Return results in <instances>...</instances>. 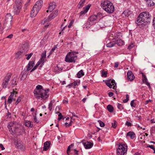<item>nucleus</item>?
<instances>
[{
	"instance_id": "obj_1",
	"label": "nucleus",
	"mask_w": 155,
	"mask_h": 155,
	"mask_svg": "<svg viewBox=\"0 0 155 155\" xmlns=\"http://www.w3.org/2000/svg\"><path fill=\"white\" fill-rule=\"evenodd\" d=\"M35 97L38 99L41 98L44 100L46 99L49 96L46 90L42 89V87L38 85L33 92Z\"/></svg>"
},
{
	"instance_id": "obj_2",
	"label": "nucleus",
	"mask_w": 155,
	"mask_h": 155,
	"mask_svg": "<svg viewBox=\"0 0 155 155\" xmlns=\"http://www.w3.org/2000/svg\"><path fill=\"white\" fill-rule=\"evenodd\" d=\"M101 5L103 8L109 13L113 12L114 10V8L113 4L107 0H103Z\"/></svg>"
},
{
	"instance_id": "obj_3",
	"label": "nucleus",
	"mask_w": 155,
	"mask_h": 155,
	"mask_svg": "<svg viewBox=\"0 0 155 155\" xmlns=\"http://www.w3.org/2000/svg\"><path fill=\"white\" fill-rule=\"evenodd\" d=\"M42 4L43 1L41 0H39L35 3L30 14V17L31 18H33L36 16L41 8Z\"/></svg>"
},
{
	"instance_id": "obj_4",
	"label": "nucleus",
	"mask_w": 155,
	"mask_h": 155,
	"mask_svg": "<svg viewBox=\"0 0 155 155\" xmlns=\"http://www.w3.org/2000/svg\"><path fill=\"white\" fill-rule=\"evenodd\" d=\"M78 52L72 51L69 52L66 56L65 61L68 62L75 63L77 59V56L76 54H78Z\"/></svg>"
},
{
	"instance_id": "obj_5",
	"label": "nucleus",
	"mask_w": 155,
	"mask_h": 155,
	"mask_svg": "<svg viewBox=\"0 0 155 155\" xmlns=\"http://www.w3.org/2000/svg\"><path fill=\"white\" fill-rule=\"evenodd\" d=\"M127 146L126 144H120L117 149V153H119L120 155H126L127 151Z\"/></svg>"
},
{
	"instance_id": "obj_6",
	"label": "nucleus",
	"mask_w": 155,
	"mask_h": 155,
	"mask_svg": "<svg viewBox=\"0 0 155 155\" xmlns=\"http://www.w3.org/2000/svg\"><path fill=\"white\" fill-rule=\"evenodd\" d=\"M12 74L10 73H8L6 76L3 80L2 83V87L3 88H7V86L8 85L9 81L11 78Z\"/></svg>"
},
{
	"instance_id": "obj_7",
	"label": "nucleus",
	"mask_w": 155,
	"mask_h": 155,
	"mask_svg": "<svg viewBox=\"0 0 155 155\" xmlns=\"http://www.w3.org/2000/svg\"><path fill=\"white\" fill-rule=\"evenodd\" d=\"M150 15L149 12H143L140 14L138 17L141 19H148L150 18Z\"/></svg>"
},
{
	"instance_id": "obj_8",
	"label": "nucleus",
	"mask_w": 155,
	"mask_h": 155,
	"mask_svg": "<svg viewBox=\"0 0 155 155\" xmlns=\"http://www.w3.org/2000/svg\"><path fill=\"white\" fill-rule=\"evenodd\" d=\"M135 22L137 26L140 28L146 25L148 23L146 20H136Z\"/></svg>"
},
{
	"instance_id": "obj_9",
	"label": "nucleus",
	"mask_w": 155,
	"mask_h": 155,
	"mask_svg": "<svg viewBox=\"0 0 155 155\" xmlns=\"http://www.w3.org/2000/svg\"><path fill=\"white\" fill-rule=\"evenodd\" d=\"M22 6H19L18 5H14L13 12L15 14L18 15L20 12V11L21 9Z\"/></svg>"
},
{
	"instance_id": "obj_10",
	"label": "nucleus",
	"mask_w": 155,
	"mask_h": 155,
	"mask_svg": "<svg viewBox=\"0 0 155 155\" xmlns=\"http://www.w3.org/2000/svg\"><path fill=\"white\" fill-rule=\"evenodd\" d=\"M91 5L90 4L87 5L86 6L84 7L83 8V10L80 13V16H82L85 15L88 12L91 6Z\"/></svg>"
},
{
	"instance_id": "obj_11",
	"label": "nucleus",
	"mask_w": 155,
	"mask_h": 155,
	"mask_svg": "<svg viewBox=\"0 0 155 155\" xmlns=\"http://www.w3.org/2000/svg\"><path fill=\"white\" fill-rule=\"evenodd\" d=\"M56 7V4L54 2H50L49 4L48 10L46 11L47 12H51L55 9Z\"/></svg>"
},
{
	"instance_id": "obj_12",
	"label": "nucleus",
	"mask_w": 155,
	"mask_h": 155,
	"mask_svg": "<svg viewBox=\"0 0 155 155\" xmlns=\"http://www.w3.org/2000/svg\"><path fill=\"white\" fill-rule=\"evenodd\" d=\"M58 14V11L55 10L52 12L48 17V19H52L54 18Z\"/></svg>"
},
{
	"instance_id": "obj_13",
	"label": "nucleus",
	"mask_w": 155,
	"mask_h": 155,
	"mask_svg": "<svg viewBox=\"0 0 155 155\" xmlns=\"http://www.w3.org/2000/svg\"><path fill=\"white\" fill-rule=\"evenodd\" d=\"M131 13V12L129 10L127 9L122 14L121 16L123 18L127 19V18H128L130 16V15ZM128 18V19L129 18Z\"/></svg>"
},
{
	"instance_id": "obj_14",
	"label": "nucleus",
	"mask_w": 155,
	"mask_h": 155,
	"mask_svg": "<svg viewBox=\"0 0 155 155\" xmlns=\"http://www.w3.org/2000/svg\"><path fill=\"white\" fill-rule=\"evenodd\" d=\"M101 13H98L97 15H94L91 16L88 19H101L103 18Z\"/></svg>"
},
{
	"instance_id": "obj_15",
	"label": "nucleus",
	"mask_w": 155,
	"mask_h": 155,
	"mask_svg": "<svg viewBox=\"0 0 155 155\" xmlns=\"http://www.w3.org/2000/svg\"><path fill=\"white\" fill-rule=\"evenodd\" d=\"M127 77L128 80L131 81L134 79L135 77L131 71H129L127 74Z\"/></svg>"
},
{
	"instance_id": "obj_16",
	"label": "nucleus",
	"mask_w": 155,
	"mask_h": 155,
	"mask_svg": "<svg viewBox=\"0 0 155 155\" xmlns=\"http://www.w3.org/2000/svg\"><path fill=\"white\" fill-rule=\"evenodd\" d=\"M141 74L142 76V81L143 83L146 84L149 87H150V85L149 83L147 81V80L146 76L143 73H141Z\"/></svg>"
},
{
	"instance_id": "obj_17",
	"label": "nucleus",
	"mask_w": 155,
	"mask_h": 155,
	"mask_svg": "<svg viewBox=\"0 0 155 155\" xmlns=\"http://www.w3.org/2000/svg\"><path fill=\"white\" fill-rule=\"evenodd\" d=\"M28 73L27 71L24 70L21 72L20 79L21 80H24L27 78Z\"/></svg>"
},
{
	"instance_id": "obj_18",
	"label": "nucleus",
	"mask_w": 155,
	"mask_h": 155,
	"mask_svg": "<svg viewBox=\"0 0 155 155\" xmlns=\"http://www.w3.org/2000/svg\"><path fill=\"white\" fill-rule=\"evenodd\" d=\"M15 145L17 148L22 150H24L25 147L22 143L18 142V141L15 143Z\"/></svg>"
},
{
	"instance_id": "obj_19",
	"label": "nucleus",
	"mask_w": 155,
	"mask_h": 155,
	"mask_svg": "<svg viewBox=\"0 0 155 155\" xmlns=\"http://www.w3.org/2000/svg\"><path fill=\"white\" fill-rule=\"evenodd\" d=\"M51 142L49 141H47L44 143L43 147V150L46 151L49 148Z\"/></svg>"
},
{
	"instance_id": "obj_20",
	"label": "nucleus",
	"mask_w": 155,
	"mask_h": 155,
	"mask_svg": "<svg viewBox=\"0 0 155 155\" xmlns=\"http://www.w3.org/2000/svg\"><path fill=\"white\" fill-rule=\"evenodd\" d=\"M35 64L34 61H29L28 65L26 66L27 68V71L30 70L32 68Z\"/></svg>"
},
{
	"instance_id": "obj_21",
	"label": "nucleus",
	"mask_w": 155,
	"mask_h": 155,
	"mask_svg": "<svg viewBox=\"0 0 155 155\" xmlns=\"http://www.w3.org/2000/svg\"><path fill=\"white\" fill-rule=\"evenodd\" d=\"M84 146L86 149L91 148L93 146V143L90 142H87L84 143Z\"/></svg>"
},
{
	"instance_id": "obj_22",
	"label": "nucleus",
	"mask_w": 155,
	"mask_h": 155,
	"mask_svg": "<svg viewBox=\"0 0 155 155\" xmlns=\"http://www.w3.org/2000/svg\"><path fill=\"white\" fill-rule=\"evenodd\" d=\"M115 42L116 44H117L119 46H122L124 45V41L121 39H118L115 41Z\"/></svg>"
},
{
	"instance_id": "obj_23",
	"label": "nucleus",
	"mask_w": 155,
	"mask_h": 155,
	"mask_svg": "<svg viewBox=\"0 0 155 155\" xmlns=\"http://www.w3.org/2000/svg\"><path fill=\"white\" fill-rule=\"evenodd\" d=\"M22 48L23 51L25 52L27 51L28 48V43H25L22 45Z\"/></svg>"
},
{
	"instance_id": "obj_24",
	"label": "nucleus",
	"mask_w": 155,
	"mask_h": 155,
	"mask_svg": "<svg viewBox=\"0 0 155 155\" xmlns=\"http://www.w3.org/2000/svg\"><path fill=\"white\" fill-rule=\"evenodd\" d=\"M127 136L130 137L131 139H133L136 137L135 133L134 132L131 131L127 133Z\"/></svg>"
},
{
	"instance_id": "obj_25",
	"label": "nucleus",
	"mask_w": 155,
	"mask_h": 155,
	"mask_svg": "<svg viewBox=\"0 0 155 155\" xmlns=\"http://www.w3.org/2000/svg\"><path fill=\"white\" fill-rule=\"evenodd\" d=\"M86 1V0H81L77 6L78 8H80L84 6Z\"/></svg>"
},
{
	"instance_id": "obj_26",
	"label": "nucleus",
	"mask_w": 155,
	"mask_h": 155,
	"mask_svg": "<svg viewBox=\"0 0 155 155\" xmlns=\"http://www.w3.org/2000/svg\"><path fill=\"white\" fill-rule=\"evenodd\" d=\"M148 6H151L155 5V0H146Z\"/></svg>"
},
{
	"instance_id": "obj_27",
	"label": "nucleus",
	"mask_w": 155,
	"mask_h": 155,
	"mask_svg": "<svg viewBox=\"0 0 155 155\" xmlns=\"http://www.w3.org/2000/svg\"><path fill=\"white\" fill-rule=\"evenodd\" d=\"M46 51H44L41 54V59L39 60H41V62H43V63H44L45 61V60L46 56Z\"/></svg>"
},
{
	"instance_id": "obj_28",
	"label": "nucleus",
	"mask_w": 155,
	"mask_h": 155,
	"mask_svg": "<svg viewBox=\"0 0 155 155\" xmlns=\"http://www.w3.org/2000/svg\"><path fill=\"white\" fill-rule=\"evenodd\" d=\"M115 45L116 43H115V41H113L107 44L106 46L107 47L111 48L113 47Z\"/></svg>"
},
{
	"instance_id": "obj_29",
	"label": "nucleus",
	"mask_w": 155,
	"mask_h": 155,
	"mask_svg": "<svg viewBox=\"0 0 155 155\" xmlns=\"http://www.w3.org/2000/svg\"><path fill=\"white\" fill-rule=\"evenodd\" d=\"M11 86L12 85V87H14L15 85L17 84V83L16 81V79L15 78H14L11 80Z\"/></svg>"
},
{
	"instance_id": "obj_30",
	"label": "nucleus",
	"mask_w": 155,
	"mask_h": 155,
	"mask_svg": "<svg viewBox=\"0 0 155 155\" xmlns=\"http://www.w3.org/2000/svg\"><path fill=\"white\" fill-rule=\"evenodd\" d=\"M108 110L110 112H112L114 111V108L110 104L108 105L107 107Z\"/></svg>"
},
{
	"instance_id": "obj_31",
	"label": "nucleus",
	"mask_w": 155,
	"mask_h": 155,
	"mask_svg": "<svg viewBox=\"0 0 155 155\" xmlns=\"http://www.w3.org/2000/svg\"><path fill=\"white\" fill-rule=\"evenodd\" d=\"M22 0H15V5L19 6H22Z\"/></svg>"
},
{
	"instance_id": "obj_32",
	"label": "nucleus",
	"mask_w": 155,
	"mask_h": 155,
	"mask_svg": "<svg viewBox=\"0 0 155 155\" xmlns=\"http://www.w3.org/2000/svg\"><path fill=\"white\" fill-rule=\"evenodd\" d=\"M41 63V60H39V61L37 63L36 65L34 66V67L31 70V72H32L34 71L37 68V67Z\"/></svg>"
},
{
	"instance_id": "obj_33",
	"label": "nucleus",
	"mask_w": 155,
	"mask_h": 155,
	"mask_svg": "<svg viewBox=\"0 0 155 155\" xmlns=\"http://www.w3.org/2000/svg\"><path fill=\"white\" fill-rule=\"evenodd\" d=\"M22 52L21 51L18 52L15 54V58L17 59H19L21 57Z\"/></svg>"
},
{
	"instance_id": "obj_34",
	"label": "nucleus",
	"mask_w": 155,
	"mask_h": 155,
	"mask_svg": "<svg viewBox=\"0 0 155 155\" xmlns=\"http://www.w3.org/2000/svg\"><path fill=\"white\" fill-rule=\"evenodd\" d=\"M78 84L77 82L76 81H74L72 83H71L69 84L66 87H68L69 88H71V87L72 86H75Z\"/></svg>"
},
{
	"instance_id": "obj_35",
	"label": "nucleus",
	"mask_w": 155,
	"mask_h": 155,
	"mask_svg": "<svg viewBox=\"0 0 155 155\" xmlns=\"http://www.w3.org/2000/svg\"><path fill=\"white\" fill-rule=\"evenodd\" d=\"M25 125L26 127H33V124H31V121H27L25 123Z\"/></svg>"
},
{
	"instance_id": "obj_36",
	"label": "nucleus",
	"mask_w": 155,
	"mask_h": 155,
	"mask_svg": "<svg viewBox=\"0 0 155 155\" xmlns=\"http://www.w3.org/2000/svg\"><path fill=\"white\" fill-rule=\"evenodd\" d=\"M110 82L111 83V84H112V85L113 86V88L114 90H115L117 87V86L116 84L115 83V80H110Z\"/></svg>"
},
{
	"instance_id": "obj_37",
	"label": "nucleus",
	"mask_w": 155,
	"mask_h": 155,
	"mask_svg": "<svg viewBox=\"0 0 155 155\" xmlns=\"http://www.w3.org/2000/svg\"><path fill=\"white\" fill-rule=\"evenodd\" d=\"M84 75V72L82 70H81L77 74L78 77L80 78L82 76Z\"/></svg>"
},
{
	"instance_id": "obj_38",
	"label": "nucleus",
	"mask_w": 155,
	"mask_h": 155,
	"mask_svg": "<svg viewBox=\"0 0 155 155\" xmlns=\"http://www.w3.org/2000/svg\"><path fill=\"white\" fill-rule=\"evenodd\" d=\"M117 23L121 26L124 25V24L126 23V21L124 20H117Z\"/></svg>"
},
{
	"instance_id": "obj_39",
	"label": "nucleus",
	"mask_w": 155,
	"mask_h": 155,
	"mask_svg": "<svg viewBox=\"0 0 155 155\" xmlns=\"http://www.w3.org/2000/svg\"><path fill=\"white\" fill-rule=\"evenodd\" d=\"M110 80L108 81H106L105 83L106 85L110 88H112V85L111 84L110 82Z\"/></svg>"
},
{
	"instance_id": "obj_40",
	"label": "nucleus",
	"mask_w": 155,
	"mask_h": 155,
	"mask_svg": "<svg viewBox=\"0 0 155 155\" xmlns=\"http://www.w3.org/2000/svg\"><path fill=\"white\" fill-rule=\"evenodd\" d=\"M5 18L6 19H12L13 18V17L10 13H8L6 15Z\"/></svg>"
},
{
	"instance_id": "obj_41",
	"label": "nucleus",
	"mask_w": 155,
	"mask_h": 155,
	"mask_svg": "<svg viewBox=\"0 0 155 155\" xmlns=\"http://www.w3.org/2000/svg\"><path fill=\"white\" fill-rule=\"evenodd\" d=\"M33 54L32 53H31L30 54H25V56L27 57L26 59L27 60H29L31 58V56L33 55Z\"/></svg>"
},
{
	"instance_id": "obj_42",
	"label": "nucleus",
	"mask_w": 155,
	"mask_h": 155,
	"mask_svg": "<svg viewBox=\"0 0 155 155\" xmlns=\"http://www.w3.org/2000/svg\"><path fill=\"white\" fill-rule=\"evenodd\" d=\"M117 107L120 110H121L124 109V107H123L122 104L119 103L117 104Z\"/></svg>"
},
{
	"instance_id": "obj_43",
	"label": "nucleus",
	"mask_w": 155,
	"mask_h": 155,
	"mask_svg": "<svg viewBox=\"0 0 155 155\" xmlns=\"http://www.w3.org/2000/svg\"><path fill=\"white\" fill-rule=\"evenodd\" d=\"M129 100V96L128 94H127L126 95V99L123 100V102L127 103V102Z\"/></svg>"
},
{
	"instance_id": "obj_44",
	"label": "nucleus",
	"mask_w": 155,
	"mask_h": 155,
	"mask_svg": "<svg viewBox=\"0 0 155 155\" xmlns=\"http://www.w3.org/2000/svg\"><path fill=\"white\" fill-rule=\"evenodd\" d=\"M94 20H89V21H88L87 23H86V26H87V27H89V28L90 26H91V24H89L90 22H92Z\"/></svg>"
},
{
	"instance_id": "obj_45",
	"label": "nucleus",
	"mask_w": 155,
	"mask_h": 155,
	"mask_svg": "<svg viewBox=\"0 0 155 155\" xmlns=\"http://www.w3.org/2000/svg\"><path fill=\"white\" fill-rule=\"evenodd\" d=\"M117 121L115 120H114V123H112L111 124L112 127L114 128H115L117 126Z\"/></svg>"
},
{
	"instance_id": "obj_46",
	"label": "nucleus",
	"mask_w": 155,
	"mask_h": 155,
	"mask_svg": "<svg viewBox=\"0 0 155 155\" xmlns=\"http://www.w3.org/2000/svg\"><path fill=\"white\" fill-rule=\"evenodd\" d=\"M102 76H104V77H107V71H104L103 70L102 71L101 73Z\"/></svg>"
},
{
	"instance_id": "obj_47",
	"label": "nucleus",
	"mask_w": 155,
	"mask_h": 155,
	"mask_svg": "<svg viewBox=\"0 0 155 155\" xmlns=\"http://www.w3.org/2000/svg\"><path fill=\"white\" fill-rule=\"evenodd\" d=\"M134 100H133L131 101L130 105L132 107H135L136 106V104L134 102Z\"/></svg>"
},
{
	"instance_id": "obj_48",
	"label": "nucleus",
	"mask_w": 155,
	"mask_h": 155,
	"mask_svg": "<svg viewBox=\"0 0 155 155\" xmlns=\"http://www.w3.org/2000/svg\"><path fill=\"white\" fill-rule=\"evenodd\" d=\"M52 101L49 104L48 108L50 111H51L52 109Z\"/></svg>"
},
{
	"instance_id": "obj_49",
	"label": "nucleus",
	"mask_w": 155,
	"mask_h": 155,
	"mask_svg": "<svg viewBox=\"0 0 155 155\" xmlns=\"http://www.w3.org/2000/svg\"><path fill=\"white\" fill-rule=\"evenodd\" d=\"M125 125L128 127H131L132 125L131 123L128 121H126V122L125 123Z\"/></svg>"
},
{
	"instance_id": "obj_50",
	"label": "nucleus",
	"mask_w": 155,
	"mask_h": 155,
	"mask_svg": "<svg viewBox=\"0 0 155 155\" xmlns=\"http://www.w3.org/2000/svg\"><path fill=\"white\" fill-rule=\"evenodd\" d=\"M74 20H71V21L70 22L69 25H68V27L69 28H71L74 23Z\"/></svg>"
},
{
	"instance_id": "obj_51",
	"label": "nucleus",
	"mask_w": 155,
	"mask_h": 155,
	"mask_svg": "<svg viewBox=\"0 0 155 155\" xmlns=\"http://www.w3.org/2000/svg\"><path fill=\"white\" fill-rule=\"evenodd\" d=\"M58 113H59V114L58 115V116L59 117L58 118V120H59L63 118V116L61 113H60L59 112Z\"/></svg>"
},
{
	"instance_id": "obj_52",
	"label": "nucleus",
	"mask_w": 155,
	"mask_h": 155,
	"mask_svg": "<svg viewBox=\"0 0 155 155\" xmlns=\"http://www.w3.org/2000/svg\"><path fill=\"white\" fill-rule=\"evenodd\" d=\"M21 101V97H19L18 99H17L16 101V102H15V104L16 105H17L19 102Z\"/></svg>"
},
{
	"instance_id": "obj_53",
	"label": "nucleus",
	"mask_w": 155,
	"mask_h": 155,
	"mask_svg": "<svg viewBox=\"0 0 155 155\" xmlns=\"http://www.w3.org/2000/svg\"><path fill=\"white\" fill-rule=\"evenodd\" d=\"M100 125L101 127H103L104 126V124L101 121H99Z\"/></svg>"
},
{
	"instance_id": "obj_54",
	"label": "nucleus",
	"mask_w": 155,
	"mask_h": 155,
	"mask_svg": "<svg viewBox=\"0 0 155 155\" xmlns=\"http://www.w3.org/2000/svg\"><path fill=\"white\" fill-rule=\"evenodd\" d=\"M13 98H9L8 97V100L7 101V102L9 104H11L12 103V101H13Z\"/></svg>"
},
{
	"instance_id": "obj_55",
	"label": "nucleus",
	"mask_w": 155,
	"mask_h": 155,
	"mask_svg": "<svg viewBox=\"0 0 155 155\" xmlns=\"http://www.w3.org/2000/svg\"><path fill=\"white\" fill-rule=\"evenodd\" d=\"M33 119L35 122L36 123H38V122H37V119L36 116H33Z\"/></svg>"
},
{
	"instance_id": "obj_56",
	"label": "nucleus",
	"mask_w": 155,
	"mask_h": 155,
	"mask_svg": "<svg viewBox=\"0 0 155 155\" xmlns=\"http://www.w3.org/2000/svg\"><path fill=\"white\" fill-rule=\"evenodd\" d=\"M14 93H13V92L11 93L10 95V96H9V97H8L9 98H12V99L13 98V96H14Z\"/></svg>"
},
{
	"instance_id": "obj_57",
	"label": "nucleus",
	"mask_w": 155,
	"mask_h": 155,
	"mask_svg": "<svg viewBox=\"0 0 155 155\" xmlns=\"http://www.w3.org/2000/svg\"><path fill=\"white\" fill-rule=\"evenodd\" d=\"M147 147H150V148L152 149L153 150L154 149V146L153 145H147Z\"/></svg>"
},
{
	"instance_id": "obj_58",
	"label": "nucleus",
	"mask_w": 155,
	"mask_h": 155,
	"mask_svg": "<svg viewBox=\"0 0 155 155\" xmlns=\"http://www.w3.org/2000/svg\"><path fill=\"white\" fill-rule=\"evenodd\" d=\"M108 95L109 97H111L113 95L114 93L112 92H110L108 93Z\"/></svg>"
},
{
	"instance_id": "obj_59",
	"label": "nucleus",
	"mask_w": 155,
	"mask_h": 155,
	"mask_svg": "<svg viewBox=\"0 0 155 155\" xmlns=\"http://www.w3.org/2000/svg\"><path fill=\"white\" fill-rule=\"evenodd\" d=\"M13 36V35L12 34H11L9 35L8 36L6 37V38L11 39V38H12Z\"/></svg>"
},
{
	"instance_id": "obj_60",
	"label": "nucleus",
	"mask_w": 155,
	"mask_h": 155,
	"mask_svg": "<svg viewBox=\"0 0 155 155\" xmlns=\"http://www.w3.org/2000/svg\"><path fill=\"white\" fill-rule=\"evenodd\" d=\"M74 155H78V151L76 150L75 149L74 150Z\"/></svg>"
},
{
	"instance_id": "obj_61",
	"label": "nucleus",
	"mask_w": 155,
	"mask_h": 155,
	"mask_svg": "<svg viewBox=\"0 0 155 155\" xmlns=\"http://www.w3.org/2000/svg\"><path fill=\"white\" fill-rule=\"evenodd\" d=\"M15 122H11L9 123H8L11 125V126L12 127L15 124Z\"/></svg>"
},
{
	"instance_id": "obj_62",
	"label": "nucleus",
	"mask_w": 155,
	"mask_h": 155,
	"mask_svg": "<svg viewBox=\"0 0 155 155\" xmlns=\"http://www.w3.org/2000/svg\"><path fill=\"white\" fill-rule=\"evenodd\" d=\"M70 148H71L70 146H69L68 147V148H67V153H68V154L69 152L70 151Z\"/></svg>"
},
{
	"instance_id": "obj_63",
	"label": "nucleus",
	"mask_w": 155,
	"mask_h": 155,
	"mask_svg": "<svg viewBox=\"0 0 155 155\" xmlns=\"http://www.w3.org/2000/svg\"><path fill=\"white\" fill-rule=\"evenodd\" d=\"M0 147L2 149V150H3L5 149L2 144H0Z\"/></svg>"
},
{
	"instance_id": "obj_64",
	"label": "nucleus",
	"mask_w": 155,
	"mask_h": 155,
	"mask_svg": "<svg viewBox=\"0 0 155 155\" xmlns=\"http://www.w3.org/2000/svg\"><path fill=\"white\" fill-rule=\"evenodd\" d=\"M118 66V62H115L114 64V67L117 68Z\"/></svg>"
}]
</instances>
